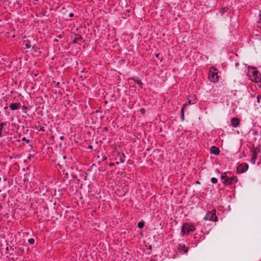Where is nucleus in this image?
Masks as SVG:
<instances>
[{
	"instance_id": "f257e3e1",
	"label": "nucleus",
	"mask_w": 261,
	"mask_h": 261,
	"mask_svg": "<svg viewBox=\"0 0 261 261\" xmlns=\"http://www.w3.org/2000/svg\"><path fill=\"white\" fill-rule=\"evenodd\" d=\"M196 230L195 225L192 222H186L181 227V232L182 235L193 232Z\"/></svg>"
},
{
	"instance_id": "f03ea898",
	"label": "nucleus",
	"mask_w": 261,
	"mask_h": 261,
	"mask_svg": "<svg viewBox=\"0 0 261 261\" xmlns=\"http://www.w3.org/2000/svg\"><path fill=\"white\" fill-rule=\"evenodd\" d=\"M205 220L216 222L218 220L216 215V211L213 210L211 212H208L203 218Z\"/></svg>"
},
{
	"instance_id": "7ed1b4c3",
	"label": "nucleus",
	"mask_w": 261,
	"mask_h": 261,
	"mask_svg": "<svg viewBox=\"0 0 261 261\" xmlns=\"http://www.w3.org/2000/svg\"><path fill=\"white\" fill-rule=\"evenodd\" d=\"M217 69L216 68H211L208 74V78L212 82H216L218 81V76L217 72H216Z\"/></svg>"
},
{
	"instance_id": "20e7f679",
	"label": "nucleus",
	"mask_w": 261,
	"mask_h": 261,
	"mask_svg": "<svg viewBox=\"0 0 261 261\" xmlns=\"http://www.w3.org/2000/svg\"><path fill=\"white\" fill-rule=\"evenodd\" d=\"M237 177L236 176H232L231 177L228 176L227 178L223 181V182L225 186H230L233 183L237 182Z\"/></svg>"
},
{
	"instance_id": "39448f33",
	"label": "nucleus",
	"mask_w": 261,
	"mask_h": 261,
	"mask_svg": "<svg viewBox=\"0 0 261 261\" xmlns=\"http://www.w3.org/2000/svg\"><path fill=\"white\" fill-rule=\"evenodd\" d=\"M248 169V165L247 163H242L237 168L238 172L241 173L246 171Z\"/></svg>"
},
{
	"instance_id": "423d86ee",
	"label": "nucleus",
	"mask_w": 261,
	"mask_h": 261,
	"mask_svg": "<svg viewBox=\"0 0 261 261\" xmlns=\"http://www.w3.org/2000/svg\"><path fill=\"white\" fill-rule=\"evenodd\" d=\"M231 125L233 127H238L240 123V120L237 117H233L231 118L230 120Z\"/></svg>"
},
{
	"instance_id": "0eeeda50",
	"label": "nucleus",
	"mask_w": 261,
	"mask_h": 261,
	"mask_svg": "<svg viewBox=\"0 0 261 261\" xmlns=\"http://www.w3.org/2000/svg\"><path fill=\"white\" fill-rule=\"evenodd\" d=\"M9 108L12 111L19 110L21 108L20 103H11L9 105Z\"/></svg>"
},
{
	"instance_id": "6e6552de",
	"label": "nucleus",
	"mask_w": 261,
	"mask_h": 261,
	"mask_svg": "<svg viewBox=\"0 0 261 261\" xmlns=\"http://www.w3.org/2000/svg\"><path fill=\"white\" fill-rule=\"evenodd\" d=\"M211 153L215 155H218L220 153V149L218 147L213 146L211 147L210 149Z\"/></svg>"
},
{
	"instance_id": "1a4fd4ad",
	"label": "nucleus",
	"mask_w": 261,
	"mask_h": 261,
	"mask_svg": "<svg viewBox=\"0 0 261 261\" xmlns=\"http://www.w3.org/2000/svg\"><path fill=\"white\" fill-rule=\"evenodd\" d=\"M257 158V154L256 150H252V156L250 160L251 163L253 164H255Z\"/></svg>"
},
{
	"instance_id": "9d476101",
	"label": "nucleus",
	"mask_w": 261,
	"mask_h": 261,
	"mask_svg": "<svg viewBox=\"0 0 261 261\" xmlns=\"http://www.w3.org/2000/svg\"><path fill=\"white\" fill-rule=\"evenodd\" d=\"M82 39V37L80 34H76L75 38L73 39V42L74 43H78Z\"/></svg>"
},
{
	"instance_id": "9b49d317",
	"label": "nucleus",
	"mask_w": 261,
	"mask_h": 261,
	"mask_svg": "<svg viewBox=\"0 0 261 261\" xmlns=\"http://www.w3.org/2000/svg\"><path fill=\"white\" fill-rule=\"evenodd\" d=\"M7 125V122H0V138L3 137L2 130L3 127Z\"/></svg>"
},
{
	"instance_id": "f8f14e48",
	"label": "nucleus",
	"mask_w": 261,
	"mask_h": 261,
	"mask_svg": "<svg viewBox=\"0 0 261 261\" xmlns=\"http://www.w3.org/2000/svg\"><path fill=\"white\" fill-rule=\"evenodd\" d=\"M178 249L180 250H182L185 253H187L188 251V248L184 245H180L178 247Z\"/></svg>"
},
{
	"instance_id": "ddd939ff",
	"label": "nucleus",
	"mask_w": 261,
	"mask_h": 261,
	"mask_svg": "<svg viewBox=\"0 0 261 261\" xmlns=\"http://www.w3.org/2000/svg\"><path fill=\"white\" fill-rule=\"evenodd\" d=\"M228 176H227L226 175V173L225 172H224V173H222L221 174V179L222 180H223V181L225 180V179H226V178H227Z\"/></svg>"
},
{
	"instance_id": "4468645a",
	"label": "nucleus",
	"mask_w": 261,
	"mask_h": 261,
	"mask_svg": "<svg viewBox=\"0 0 261 261\" xmlns=\"http://www.w3.org/2000/svg\"><path fill=\"white\" fill-rule=\"evenodd\" d=\"M260 81H261V76H258L255 77L254 82L255 83L259 84V83L260 82Z\"/></svg>"
},
{
	"instance_id": "2eb2a0df",
	"label": "nucleus",
	"mask_w": 261,
	"mask_h": 261,
	"mask_svg": "<svg viewBox=\"0 0 261 261\" xmlns=\"http://www.w3.org/2000/svg\"><path fill=\"white\" fill-rule=\"evenodd\" d=\"M144 226V222H140L138 223V227L139 228H142Z\"/></svg>"
},
{
	"instance_id": "dca6fc26",
	"label": "nucleus",
	"mask_w": 261,
	"mask_h": 261,
	"mask_svg": "<svg viewBox=\"0 0 261 261\" xmlns=\"http://www.w3.org/2000/svg\"><path fill=\"white\" fill-rule=\"evenodd\" d=\"M211 182L213 183V184H216L218 182V180L215 177H212L211 178Z\"/></svg>"
},
{
	"instance_id": "f3484780",
	"label": "nucleus",
	"mask_w": 261,
	"mask_h": 261,
	"mask_svg": "<svg viewBox=\"0 0 261 261\" xmlns=\"http://www.w3.org/2000/svg\"><path fill=\"white\" fill-rule=\"evenodd\" d=\"M253 75L255 77L258 76V71L256 70H255L252 72Z\"/></svg>"
},
{
	"instance_id": "a211bd4d",
	"label": "nucleus",
	"mask_w": 261,
	"mask_h": 261,
	"mask_svg": "<svg viewBox=\"0 0 261 261\" xmlns=\"http://www.w3.org/2000/svg\"><path fill=\"white\" fill-rule=\"evenodd\" d=\"M187 106H188V105H187V103H185V104L182 106V108H181V114H184V109H185V108Z\"/></svg>"
},
{
	"instance_id": "6ab92c4d",
	"label": "nucleus",
	"mask_w": 261,
	"mask_h": 261,
	"mask_svg": "<svg viewBox=\"0 0 261 261\" xmlns=\"http://www.w3.org/2000/svg\"><path fill=\"white\" fill-rule=\"evenodd\" d=\"M28 242L30 244H34V243H35V240L34 239H30L28 240Z\"/></svg>"
},
{
	"instance_id": "aec40b11",
	"label": "nucleus",
	"mask_w": 261,
	"mask_h": 261,
	"mask_svg": "<svg viewBox=\"0 0 261 261\" xmlns=\"http://www.w3.org/2000/svg\"><path fill=\"white\" fill-rule=\"evenodd\" d=\"M135 82L137 83L138 85H139L140 87H142V85L143 84L140 80H136Z\"/></svg>"
},
{
	"instance_id": "412c9836",
	"label": "nucleus",
	"mask_w": 261,
	"mask_h": 261,
	"mask_svg": "<svg viewBox=\"0 0 261 261\" xmlns=\"http://www.w3.org/2000/svg\"><path fill=\"white\" fill-rule=\"evenodd\" d=\"M260 18L259 20L257 21L258 27L261 29V15H260Z\"/></svg>"
},
{
	"instance_id": "4be33fe9",
	"label": "nucleus",
	"mask_w": 261,
	"mask_h": 261,
	"mask_svg": "<svg viewBox=\"0 0 261 261\" xmlns=\"http://www.w3.org/2000/svg\"><path fill=\"white\" fill-rule=\"evenodd\" d=\"M22 111L24 113H27L28 111V108L27 107L24 106L22 108Z\"/></svg>"
},
{
	"instance_id": "5701e85b",
	"label": "nucleus",
	"mask_w": 261,
	"mask_h": 261,
	"mask_svg": "<svg viewBox=\"0 0 261 261\" xmlns=\"http://www.w3.org/2000/svg\"><path fill=\"white\" fill-rule=\"evenodd\" d=\"M124 162V161L121 159H119V162H117L116 163V164L117 165H119L120 163H123Z\"/></svg>"
},
{
	"instance_id": "b1692460",
	"label": "nucleus",
	"mask_w": 261,
	"mask_h": 261,
	"mask_svg": "<svg viewBox=\"0 0 261 261\" xmlns=\"http://www.w3.org/2000/svg\"><path fill=\"white\" fill-rule=\"evenodd\" d=\"M22 141H25L27 143H29L30 141V140L29 139H27L25 137H23L22 139Z\"/></svg>"
},
{
	"instance_id": "393cba45",
	"label": "nucleus",
	"mask_w": 261,
	"mask_h": 261,
	"mask_svg": "<svg viewBox=\"0 0 261 261\" xmlns=\"http://www.w3.org/2000/svg\"><path fill=\"white\" fill-rule=\"evenodd\" d=\"M19 250L22 253H24V249L23 248V247H19Z\"/></svg>"
},
{
	"instance_id": "a878e982",
	"label": "nucleus",
	"mask_w": 261,
	"mask_h": 261,
	"mask_svg": "<svg viewBox=\"0 0 261 261\" xmlns=\"http://www.w3.org/2000/svg\"><path fill=\"white\" fill-rule=\"evenodd\" d=\"M31 46L29 44H25V48H31Z\"/></svg>"
},
{
	"instance_id": "bb28decb",
	"label": "nucleus",
	"mask_w": 261,
	"mask_h": 261,
	"mask_svg": "<svg viewBox=\"0 0 261 261\" xmlns=\"http://www.w3.org/2000/svg\"><path fill=\"white\" fill-rule=\"evenodd\" d=\"M260 100H261V96L258 95L257 96V102H260Z\"/></svg>"
},
{
	"instance_id": "cd10ccee",
	"label": "nucleus",
	"mask_w": 261,
	"mask_h": 261,
	"mask_svg": "<svg viewBox=\"0 0 261 261\" xmlns=\"http://www.w3.org/2000/svg\"><path fill=\"white\" fill-rule=\"evenodd\" d=\"M33 48L34 49V50L35 52H36L37 51L38 48L35 45H34L33 46Z\"/></svg>"
},
{
	"instance_id": "c85d7f7f",
	"label": "nucleus",
	"mask_w": 261,
	"mask_h": 261,
	"mask_svg": "<svg viewBox=\"0 0 261 261\" xmlns=\"http://www.w3.org/2000/svg\"><path fill=\"white\" fill-rule=\"evenodd\" d=\"M39 130L40 131H42V132H44L45 129H44V127H43V126H41L40 129H39Z\"/></svg>"
},
{
	"instance_id": "c756f323",
	"label": "nucleus",
	"mask_w": 261,
	"mask_h": 261,
	"mask_svg": "<svg viewBox=\"0 0 261 261\" xmlns=\"http://www.w3.org/2000/svg\"><path fill=\"white\" fill-rule=\"evenodd\" d=\"M180 119L181 120H184V114H182L181 115V116H180Z\"/></svg>"
},
{
	"instance_id": "7c9ffc66",
	"label": "nucleus",
	"mask_w": 261,
	"mask_h": 261,
	"mask_svg": "<svg viewBox=\"0 0 261 261\" xmlns=\"http://www.w3.org/2000/svg\"><path fill=\"white\" fill-rule=\"evenodd\" d=\"M60 82H58L56 84V87H57V88H59L60 87Z\"/></svg>"
},
{
	"instance_id": "2f4dec72",
	"label": "nucleus",
	"mask_w": 261,
	"mask_h": 261,
	"mask_svg": "<svg viewBox=\"0 0 261 261\" xmlns=\"http://www.w3.org/2000/svg\"><path fill=\"white\" fill-rule=\"evenodd\" d=\"M248 68L249 69H256V67H251V66H249Z\"/></svg>"
},
{
	"instance_id": "473e14b6",
	"label": "nucleus",
	"mask_w": 261,
	"mask_h": 261,
	"mask_svg": "<svg viewBox=\"0 0 261 261\" xmlns=\"http://www.w3.org/2000/svg\"><path fill=\"white\" fill-rule=\"evenodd\" d=\"M140 111L142 113V114L144 113H145V109H141L140 110Z\"/></svg>"
},
{
	"instance_id": "72a5a7b5",
	"label": "nucleus",
	"mask_w": 261,
	"mask_h": 261,
	"mask_svg": "<svg viewBox=\"0 0 261 261\" xmlns=\"http://www.w3.org/2000/svg\"><path fill=\"white\" fill-rule=\"evenodd\" d=\"M74 14L73 13H71L70 14H69V17H72L73 16Z\"/></svg>"
},
{
	"instance_id": "f704fd0d",
	"label": "nucleus",
	"mask_w": 261,
	"mask_h": 261,
	"mask_svg": "<svg viewBox=\"0 0 261 261\" xmlns=\"http://www.w3.org/2000/svg\"><path fill=\"white\" fill-rule=\"evenodd\" d=\"M110 166L111 167H112L114 165V163H111L110 164H109Z\"/></svg>"
},
{
	"instance_id": "c9c22d12",
	"label": "nucleus",
	"mask_w": 261,
	"mask_h": 261,
	"mask_svg": "<svg viewBox=\"0 0 261 261\" xmlns=\"http://www.w3.org/2000/svg\"><path fill=\"white\" fill-rule=\"evenodd\" d=\"M32 157H33V156L31 154H29V156H28V159L31 160Z\"/></svg>"
},
{
	"instance_id": "e433bc0d",
	"label": "nucleus",
	"mask_w": 261,
	"mask_h": 261,
	"mask_svg": "<svg viewBox=\"0 0 261 261\" xmlns=\"http://www.w3.org/2000/svg\"><path fill=\"white\" fill-rule=\"evenodd\" d=\"M58 166L60 167V169L62 168V166L59 164H58Z\"/></svg>"
},
{
	"instance_id": "4c0bfd02",
	"label": "nucleus",
	"mask_w": 261,
	"mask_h": 261,
	"mask_svg": "<svg viewBox=\"0 0 261 261\" xmlns=\"http://www.w3.org/2000/svg\"><path fill=\"white\" fill-rule=\"evenodd\" d=\"M58 37L59 38H62L63 37V36L62 35H59V36H58Z\"/></svg>"
},
{
	"instance_id": "58836bf2",
	"label": "nucleus",
	"mask_w": 261,
	"mask_h": 261,
	"mask_svg": "<svg viewBox=\"0 0 261 261\" xmlns=\"http://www.w3.org/2000/svg\"><path fill=\"white\" fill-rule=\"evenodd\" d=\"M187 104L188 105V106L189 105H191V101H190V100H189V101H188V103H187Z\"/></svg>"
},
{
	"instance_id": "ea45409f",
	"label": "nucleus",
	"mask_w": 261,
	"mask_h": 261,
	"mask_svg": "<svg viewBox=\"0 0 261 261\" xmlns=\"http://www.w3.org/2000/svg\"><path fill=\"white\" fill-rule=\"evenodd\" d=\"M258 86L261 88V81H260V82L258 84Z\"/></svg>"
},
{
	"instance_id": "a19ab883",
	"label": "nucleus",
	"mask_w": 261,
	"mask_h": 261,
	"mask_svg": "<svg viewBox=\"0 0 261 261\" xmlns=\"http://www.w3.org/2000/svg\"><path fill=\"white\" fill-rule=\"evenodd\" d=\"M60 140H63V139H64V136H61V137H60Z\"/></svg>"
},
{
	"instance_id": "79ce46f5",
	"label": "nucleus",
	"mask_w": 261,
	"mask_h": 261,
	"mask_svg": "<svg viewBox=\"0 0 261 261\" xmlns=\"http://www.w3.org/2000/svg\"><path fill=\"white\" fill-rule=\"evenodd\" d=\"M151 248H152L151 246V245L149 246V247H148V249L151 250Z\"/></svg>"
},
{
	"instance_id": "37998d69",
	"label": "nucleus",
	"mask_w": 261,
	"mask_h": 261,
	"mask_svg": "<svg viewBox=\"0 0 261 261\" xmlns=\"http://www.w3.org/2000/svg\"><path fill=\"white\" fill-rule=\"evenodd\" d=\"M235 65H236V66L237 67L239 66V63H236Z\"/></svg>"
},
{
	"instance_id": "c03bdc74",
	"label": "nucleus",
	"mask_w": 261,
	"mask_h": 261,
	"mask_svg": "<svg viewBox=\"0 0 261 261\" xmlns=\"http://www.w3.org/2000/svg\"><path fill=\"white\" fill-rule=\"evenodd\" d=\"M89 147V148H90V149H92V148H93L92 146H89V147Z\"/></svg>"
},
{
	"instance_id": "a18cd8bd",
	"label": "nucleus",
	"mask_w": 261,
	"mask_h": 261,
	"mask_svg": "<svg viewBox=\"0 0 261 261\" xmlns=\"http://www.w3.org/2000/svg\"><path fill=\"white\" fill-rule=\"evenodd\" d=\"M43 15H45V16H47V15H46V12H44V13H43Z\"/></svg>"
},
{
	"instance_id": "49530a36",
	"label": "nucleus",
	"mask_w": 261,
	"mask_h": 261,
	"mask_svg": "<svg viewBox=\"0 0 261 261\" xmlns=\"http://www.w3.org/2000/svg\"><path fill=\"white\" fill-rule=\"evenodd\" d=\"M54 42H58V40H57L56 39H54Z\"/></svg>"
},
{
	"instance_id": "de8ad7c7",
	"label": "nucleus",
	"mask_w": 261,
	"mask_h": 261,
	"mask_svg": "<svg viewBox=\"0 0 261 261\" xmlns=\"http://www.w3.org/2000/svg\"><path fill=\"white\" fill-rule=\"evenodd\" d=\"M63 158L64 160H65L66 159V156H63Z\"/></svg>"
},
{
	"instance_id": "09e8293b",
	"label": "nucleus",
	"mask_w": 261,
	"mask_h": 261,
	"mask_svg": "<svg viewBox=\"0 0 261 261\" xmlns=\"http://www.w3.org/2000/svg\"><path fill=\"white\" fill-rule=\"evenodd\" d=\"M7 109H8V107H5L4 108V109H5V110H6Z\"/></svg>"
},
{
	"instance_id": "8fccbe9b",
	"label": "nucleus",
	"mask_w": 261,
	"mask_h": 261,
	"mask_svg": "<svg viewBox=\"0 0 261 261\" xmlns=\"http://www.w3.org/2000/svg\"><path fill=\"white\" fill-rule=\"evenodd\" d=\"M3 197H5L6 196V194H5L4 195H3Z\"/></svg>"
},
{
	"instance_id": "3c124183",
	"label": "nucleus",
	"mask_w": 261,
	"mask_h": 261,
	"mask_svg": "<svg viewBox=\"0 0 261 261\" xmlns=\"http://www.w3.org/2000/svg\"><path fill=\"white\" fill-rule=\"evenodd\" d=\"M11 259L13 260V261H15V259L14 258H12Z\"/></svg>"
},
{
	"instance_id": "603ef678",
	"label": "nucleus",
	"mask_w": 261,
	"mask_h": 261,
	"mask_svg": "<svg viewBox=\"0 0 261 261\" xmlns=\"http://www.w3.org/2000/svg\"><path fill=\"white\" fill-rule=\"evenodd\" d=\"M10 249L13 250V248H12V247H10Z\"/></svg>"
},
{
	"instance_id": "864d4df0",
	"label": "nucleus",
	"mask_w": 261,
	"mask_h": 261,
	"mask_svg": "<svg viewBox=\"0 0 261 261\" xmlns=\"http://www.w3.org/2000/svg\"><path fill=\"white\" fill-rule=\"evenodd\" d=\"M1 180V178L0 177V181Z\"/></svg>"
},
{
	"instance_id": "5fc2aeb1",
	"label": "nucleus",
	"mask_w": 261,
	"mask_h": 261,
	"mask_svg": "<svg viewBox=\"0 0 261 261\" xmlns=\"http://www.w3.org/2000/svg\"><path fill=\"white\" fill-rule=\"evenodd\" d=\"M1 192V190L0 189V192Z\"/></svg>"
}]
</instances>
